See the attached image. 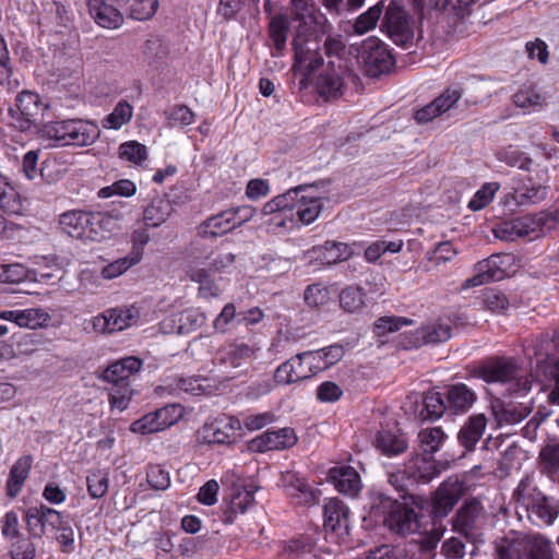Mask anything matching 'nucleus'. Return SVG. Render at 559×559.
<instances>
[{"mask_svg":"<svg viewBox=\"0 0 559 559\" xmlns=\"http://www.w3.org/2000/svg\"><path fill=\"white\" fill-rule=\"evenodd\" d=\"M515 510L534 523L550 526L559 516V500L546 495L533 474H526L513 490Z\"/></svg>","mask_w":559,"mask_h":559,"instance_id":"f257e3e1","label":"nucleus"},{"mask_svg":"<svg viewBox=\"0 0 559 559\" xmlns=\"http://www.w3.org/2000/svg\"><path fill=\"white\" fill-rule=\"evenodd\" d=\"M495 559H558L552 542L540 533L511 531L495 543Z\"/></svg>","mask_w":559,"mask_h":559,"instance_id":"f03ea898","label":"nucleus"},{"mask_svg":"<svg viewBox=\"0 0 559 559\" xmlns=\"http://www.w3.org/2000/svg\"><path fill=\"white\" fill-rule=\"evenodd\" d=\"M59 225L63 233L84 241H102L116 229V219L103 213L68 211L60 215Z\"/></svg>","mask_w":559,"mask_h":559,"instance_id":"7ed1b4c3","label":"nucleus"},{"mask_svg":"<svg viewBox=\"0 0 559 559\" xmlns=\"http://www.w3.org/2000/svg\"><path fill=\"white\" fill-rule=\"evenodd\" d=\"M41 136L51 140L58 146H87L100 135L96 123L83 119L50 121L40 129Z\"/></svg>","mask_w":559,"mask_h":559,"instance_id":"20e7f679","label":"nucleus"},{"mask_svg":"<svg viewBox=\"0 0 559 559\" xmlns=\"http://www.w3.org/2000/svg\"><path fill=\"white\" fill-rule=\"evenodd\" d=\"M236 261V254L231 252H217L216 255L205 263L201 260H193L187 275L193 283L198 284V296L203 299L219 297L222 289L213 278L212 273L226 272Z\"/></svg>","mask_w":559,"mask_h":559,"instance_id":"39448f33","label":"nucleus"},{"mask_svg":"<svg viewBox=\"0 0 559 559\" xmlns=\"http://www.w3.org/2000/svg\"><path fill=\"white\" fill-rule=\"evenodd\" d=\"M485 510L478 498L467 499L452 519L453 530L473 544L471 556H476L477 544L483 542L479 530L485 523Z\"/></svg>","mask_w":559,"mask_h":559,"instance_id":"423d86ee","label":"nucleus"},{"mask_svg":"<svg viewBox=\"0 0 559 559\" xmlns=\"http://www.w3.org/2000/svg\"><path fill=\"white\" fill-rule=\"evenodd\" d=\"M358 60L366 74L373 78L388 72L394 63L392 55L377 37L362 41L358 49Z\"/></svg>","mask_w":559,"mask_h":559,"instance_id":"0eeeda50","label":"nucleus"},{"mask_svg":"<svg viewBox=\"0 0 559 559\" xmlns=\"http://www.w3.org/2000/svg\"><path fill=\"white\" fill-rule=\"evenodd\" d=\"M381 27L396 45L406 46L414 36L409 15L393 1L386 7Z\"/></svg>","mask_w":559,"mask_h":559,"instance_id":"6e6552de","label":"nucleus"},{"mask_svg":"<svg viewBox=\"0 0 559 559\" xmlns=\"http://www.w3.org/2000/svg\"><path fill=\"white\" fill-rule=\"evenodd\" d=\"M183 415L179 404H170L144 415L130 426L132 432L148 435L164 430L176 424Z\"/></svg>","mask_w":559,"mask_h":559,"instance_id":"1a4fd4ad","label":"nucleus"},{"mask_svg":"<svg viewBox=\"0 0 559 559\" xmlns=\"http://www.w3.org/2000/svg\"><path fill=\"white\" fill-rule=\"evenodd\" d=\"M24 521L31 539H40L47 527L52 531L60 527L62 513L46 504H39L24 510Z\"/></svg>","mask_w":559,"mask_h":559,"instance_id":"9d476101","label":"nucleus"},{"mask_svg":"<svg viewBox=\"0 0 559 559\" xmlns=\"http://www.w3.org/2000/svg\"><path fill=\"white\" fill-rule=\"evenodd\" d=\"M295 191V198H292L289 202V219H293L294 212L299 221L309 225L313 223L320 215L323 204L321 198L312 192V187H296L290 189Z\"/></svg>","mask_w":559,"mask_h":559,"instance_id":"9b49d317","label":"nucleus"},{"mask_svg":"<svg viewBox=\"0 0 559 559\" xmlns=\"http://www.w3.org/2000/svg\"><path fill=\"white\" fill-rule=\"evenodd\" d=\"M140 317L135 307L114 308L93 319V329L102 334H110L134 325Z\"/></svg>","mask_w":559,"mask_h":559,"instance_id":"f8f14e48","label":"nucleus"},{"mask_svg":"<svg viewBox=\"0 0 559 559\" xmlns=\"http://www.w3.org/2000/svg\"><path fill=\"white\" fill-rule=\"evenodd\" d=\"M240 423L234 417H217L206 421L197 432L200 443L224 444L231 441Z\"/></svg>","mask_w":559,"mask_h":559,"instance_id":"ddd939ff","label":"nucleus"},{"mask_svg":"<svg viewBox=\"0 0 559 559\" xmlns=\"http://www.w3.org/2000/svg\"><path fill=\"white\" fill-rule=\"evenodd\" d=\"M390 511L384 522L386 526L400 535H408L418 531L419 522L414 509L408 508L396 500L385 499Z\"/></svg>","mask_w":559,"mask_h":559,"instance_id":"4468645a","label":"nucleus"},{"mask_svg":"<svg viewBox=\"0 0 559 559\" xmlns=\"http://www.w3.org/2000/svg\"><path fill=\"white\" fill-rule=\"evenodd\" d=\"M293 46L295 67L299 70L311 72L322 64L323 59L319 52L320 46L317 39L306 37L302 31H297Z\"/></svg>","mask_w":559,"mask_h":559,"instance_id":"2eb2a0df","label":"nucleus"},{"mask_svg":"<svg viewBox=\"0 0 559 559\" xmlns=\"http://www.w3.org/2000/svg\"><path fill=\"white\" fill-rule=\"evenodd\" d=\"M316 372L310 368L306 353H299L280 365L274 373V381L277 384L288 385L295 382L310 379Z\"/></svg>","mask_w":559,"mask_h":559,"instance_id":"dca6fc26","label":"nucleus"},{"mask_svg":"<svg viewBox=\"0 0 559 559\" xmlns=\"http://www.w3.org/2000/svg\"><path fill=\"white\" fill-rule=\"evenodd\" d=\"M465 486L457 477H449L436 490L433 512L437 516H447L464 496Z\"/></svg>","mask_w":559,"mask_h":559,"instance_id":"f3484780","label":"nucleus"},{"mask_svg":"<svg viewBox=\"0 0 559 559\" xmlns=\"http://www.w3.org/2000/svg\"><path fill=\"white\" fill-rule=\"evenodd\" d=\"M506 259H508V255L492 254L488 259L478 262L475 266L476 274L467 278L463 287H477L489 282L501 281L507 274L503 267Z\"/></svg>","mask_w":559,"mask_h":559,"instance_id":"a211bd4d","label":"nucleus"},{"mask_svg":"<svg viewBox=\"0 0 559 559\" xmlns=\"http://www.w3.org/2000/svg\"><path fill=\"white\" fill-rule=\"evenodd\" d=\"M297 442V436L292 428L267 430L249 442V449L254 452L276 451L292 448Z\"/></svg>","mask_w":559,"mask_h":559,"instance_id":"6ab92c4d","label":"nucleus"},{"mask_svg":"<svg viewBox=\"0 0 559 559\" xmlns=\"http://www.w3.org/2000/svg\"><path fill=\"white\" fill-rule=\"evenodd\" d=\"M142 360L134 356L124 357L109 365L103 372V380L114 386L130 385L129 379L142 368Z\"/></svg>","mask_w":559,"mask_h":559,"instance_id":"aec40b11","label":"nucleus"},{"mask_svg":"<svg viewBox=\"0 0 559 559\" xmlns=\"http://www.w3.org/2000/svg\"><path fill=\"white\" fill-rule=\"evenodd\" d=\"M536 465L539 473L552 478L559 475V438L548 437L537 453Z\"/></svg>","mask_w":559,"mask_h":559,"instance_id":"412c9836","label":"nucleus"},{"mask_svg":"<svg viewBox=\"0 0 559 559\" xmlns=\"http://www.w3.org/2000/svg\"><path fill=\"white\" fill-rule=\"evenodd\" d=\"M452 328L440 321L427 323L411 334L409 346L419 347L427 344H438L451 337Z\"/></svg>","mask_w":559,"mask_h":559,"instance_id":"4be33fe9","label":"nucleus"},{"mask_svg":"<svg viewBox=\"0 0 559 559\" xmlns=\"http://www.w3.org/2000/svg\"><path fill=\"white\" fill-rule=\"evenodd\" d=\"M516 373V365L513 359L495 357L488 359L479 369V376L486 382H507Z\"/></svg>","mask_w":559,"mask_h":559,"instance_id":"5701e85b","label":"nucleus"},{"mask_svg":"<svg viewBox=\"0 0 559 559\" xmlns=\"http://www.w3.org/2000/svg\"><path fill=\"white\" fill-rule=\"evenodd\" d=\"M88 11L100 27L115 29L122 25V13L108 0H87Z\"/></svg>","mask_w":559,"mask_h":559,"instance_id":"b1692460","label":"nucleus"},{"mask_svg":"<svg viewBox=\"0 0 559 559\" xmlns=\"http://www.w3.org/2000/svg\"><path fill=\"white\" fill-rule=\"evenodd\" d=\"M403 473L416 483H428L440 474V468L433 460L416 454L404 464Z\"/></svg>","mask_w":559,"mask_h":559,"instance_id":"393cba45","label":"nucleus"},{"mask_svg":"<svg viewBox=\"0 0 559 559\" xmlns=\"http://www.w3.org/2000/svg\"><path fill=\"white\" fill-rule=\"evenodd\" d=\"M448 412L465 414L477 401L476 392L465 383H455L448 388L445 394Z\"/></svg>","mask_w":559,"mask_h":559,"instance_id":"a878e982","label":"nucleus"},{"mask_svg":"<svg viewBox=\"0 0 559 559\" xmlns=\"http://www.w3.org/2000/svg\"><path fill=\"white\" fill-rule=\"evenodd\" d=\"M258 349L255 345L233 342L219 350V360L226 366L239 368L254 357Z\"/></svg>","mask_w":559,"mask_h":559,"instance_id":"bb28decb","label":"nucleus"},{"mask_svg":"<svg viewBox=\"0 0 559 559\" xmlns=\"http://www.w3.org/2000/svg\"><path fill=\"white\" fill-rule=\"evenodd\" d=\"M329 478L336 490L344 495L356 496L360 490V477L352 466H336L330 469Z\"/></svg>","mask_w":559,"mask_h":559,"instance_id":"cd10ccee","label":"nucleus"},{"mask_svg":"<svg viewBox=\"0 0 559 559\" xmlns=\"http://www.w3.org/2000/svg\"><path fill=\"white\" fill-rule=\"evenodd\" d=\"M487 427V418L484 414H475L465 421L457 433L461 445L471 451L480 440Z\"/></svg>","mask_w":559,"mask_h":559,"instance_id":"c85d7f7f","label":"nucleus"},{"mask_svg":"<svg viewBox=\"0 0 559 559\" xmlns=\"http://www.w3.org/2000/svg\"><path fill=\"white\" fill-rule=\"evenodd\" d=\"M305 353L309 359L310 368L317 374L338 362L344 357L345 350L342 345L333 344L318 350H307Z\"/></svg>","mask_w":559,"mask_h":559,"instance_id":"c756f323","label":"nucleus"},{"mask_svg":"<svg viewBox=\"0 0 559 559\" xmlns=\"http://www.w3.org/2000/svg\"><path fill=\"white\" fill-rule=\"evenodd\" d=\"M324 528L342 532L348 528V509L343 501L332 498L324 506Z\"/></svg>","mask_w":559,"mask_h":559,"instance_id":"7c9ffc66","label":"nucleus"},{"mask_svg":"<svg viewBox=\"0 0 559 559\" xmlns=\"http://www.w3.org/2000/svg\"><path fill=\"white\" fill-rule=\"evenodd\" d=\"M171 321L176 326H170L169 332L188 334L204 325L207 321V317L201 310L190 308L175 314Z\"/></svg>","mask_w":559,"mask_h":559,"instance_id":"2f4dec72","label":"nucleus"},{"mask_svg":"<svg viewBox=\"0 0 559 559\" xmlns=\"http://www.w3.org/2000/svg\"><path fill=\"white\" fill-rule=\"evenodd\" d=\"M40 97L38 94L29 91L21 92L16 97L17 111L22 116L21 129H27L40 111Z\"/></svg>","mask_w":559,"mask_h":559,"instance_id":"473e14b6","label":"nucleus"},{"mask_svg":"<svg viewBox=\"0 0 559 559\" xmlns=\"http://www.w3.org/2000/svg\"><path fill=\"white\" fill-rule=\"evenodd\" d=\"M316 87L318 93L326 100L336 99L343 94L344 83L336 71L326 69L318 75Z\"/></svg>","mask_w":559,"mask_h":559,"instance_id":"72a5a7b5","label":"nucleus"},{"mask_svg":"<svg viewBox=\"0 0 559 559\" xmlns=\"http://www.w3.org/2000/svg\"><path fill=\"white\" fill-rule=\"evenodd\" d=\"M233 214L224 211L217 215L211 216L199 226V235L202 237L215 238L236 228L231 219Z\"/></svg>","mask_w":559,"mask_h":559,"instance_id":"f704fd0d","label":"nucleus"},{"mask_svg":"<svg viewBox=\"0 0 559 559\" xmlns=\"http://www.w3.org/2000/svg\"><path fill=\"white\" fill-rule=\"evenodd\" d=\"M33 459L31 455L20 457L11 467L7 481L8 496L15 498L22 489V486L28 477Z\"/></svg>","mask_w":559,"mask_h":559,"instance_id":"c9c22d12","label":"nucleus"},{"mask_svg":"<svg viewBox=\"0 0 559 559\" xmlns=\"http://www.w3.org/2000/svg\"><path fill=\"white\" fill-rule=\"evenodd\" d=\"M173 212L171 202L165 197H156L144 209L143 219L150 227L160 226Z\"/></svg>","mask_w":559,"mask_h":559,"instance_id":"e433bc0d","label":"nucleus"},{"mask_svg":"<svg viewBox=\"0 0 559 559\" xmlns=\"http://www.w3.org/2000/svg\"><path fill=\"white\" fill-rule=\"evenodd\" d=\"M498 426L515 425L525 419L532 407L523 404L497 405L492 408Z\"/></svg>","mask_w":559,"mask_h":559,"instance_id":"4c0bfd02","label":"nucleus"},{"mask_svg":"<svg viewBox=\"0 0 559 559\" xmlns=\"http://www.w3.org/2000/svg\"><path fill=\"white\" fill-rule=\"evenodd\" d=\"M296 192L288 190L286 193L280 194L265 203L262 207L263 215L275 214L274 224L278 227L285 226V219L289 218V202L295 198Z\"/></svg>","mask_w":559,"mask_h":559,"instance_id":"58836bf2","label":"nucleus"},{"mask_svg":"<svg viewBox=\"0 0 559 559\" xmlns=\"http://www.w3.org/2000/svg\"><path fill=\"white\" fill-rule=\"evenodd\" d=\"M377 448L385 455H397L406 451L408 447L407 439L403 433L392 432L390 430L380 431L376 438Z\"/></svg>","mask_w":559,"mask_h":559,"instance_id":"ea45409f","label":"nucleus"},{"mask_svg":"<svg viewBox=\"0 0 559 559\" xmlns=\"http://www.w3.org/2000/svg\"><path fill=\"white\" fill-rule=\"evenodd\" d=\"M547 195V188L542 185H522L513 189L511 198L516 205L531 206L535 205Z\"/></svg>","mask_w":559,"mask_h":559,"instance_id":"a19ab883","label":"nucleus"},{"mask_svg":"<svg viewBox=\"0 0 559 559\" xmlns=\"http://www.w3.org/2000/svg\"><path fill=\"white\" fill-rule=\"evenodd\" d=\"M323 264L332 265L349 258L350 249L344 242L325 241L323 246L313 248Z\"/></svg>","mask_w":559,"mask_h":559,"instance_id":"79ce46f5","label":"nucleus"},{"mask_svg":"<svg viewBox=\"0 0 559 559\" xmlns=\"http://www.w3.org/2000/svg\"><path fill=\"white\" fill-rule=\"evenodd\" d=\"M253 493L245 487H236L231 493L228 511L226 513L225 522L233 523L234 516L245 513L247 509L253 506Z\"/></svg>","mask_w":559,"mask_h":559,"instance_id":"37998d69","label":"nucleus"},{"mask_svg":"<svg viewBox=\"0 0 559 559\" xmlns=\"http://www.w3.org/2000/svg\"><path fill=\"white\" fill-rule=\"evenodd\" d=\"M288 29V19L285 14L276 13L270 17L269 37L278 52L286 47Z\"/></svg>","mask_w":559,"mask_h":559,"instance_id":"c03bdc74","label":"nucleus"},{"mask_svg":"<svg viewBox=\"0 0 559 559\" xmlns=\"http://www.w3.org/2000/svg\"><path fill=\"white\" fill-rule=\"evenodd\" d=\"M0 209L11 215L21 214L23 210L20 195L2 177H0Z\"/></svg>","mask_w":559,"mask_h":559,"instance_id":"a18cd8bd","label":"nucleus"},{"mask_svg":"<svg viewBox=\"0 0 559 559\" xmlns=\"http://www.w3.org/2000/svg\"><path fill=\"white\" fill-rule=\"evenodd\" d=\"M383 8L384 2L379 1L377 4L370 7L366 12L357 16L353 25L354 33L357 35H364L373 29L383 13Z\"/></svg>","mask_w":559,"mask_h":559,"instance_id":"49530a36","label":"nucleus"},{"mask_svg":"<svg viewBox=\"0 0 559 559\" xmlns=\"http://www.w3.org/2000/svg\"><path fill=\"white\" fill-rule=\"evenodd\" d=\"M50 320V316L41 308H29L17 310L16 325L36 330L45 326Z\"/></svg>","mask_w":559,"mask_h":559,"instance_id":"de8ad7c7","label":"nucleus"},{"mask_svg":"<svg viewBox=\"0 0 559 559\" xmlns=\"http://www.w3.org/2000/svg\"><path fill=\"white\" fill-rule=\"evenodd\" d=\"M132 106L126 100H120L112 111L103 120V127L105 129L118 130L132 119Z\"/></svg>","mask_w":559,"mask_h":559,"instance_id":"09e8293b","label":"nucleus"},{"mask_svg":"<svg viewBox=\"0 0 559 559\" xmlns=\"http://www.w3.org/2000/svg\"><path fill=\"white\" fill-rule=\"evenodd\" d=\"M515 106L523 109H540L546 104V97L533 87L520 88L513 95Z\"/></svg>","mask_w":559,"mask_h":559,"instance_id":"8fccbe9b","label":"nucleus"},{"mask_svg":"<svg viewBox=\"0 0 559 559\" xmlns=\"http://www.w3.org/2000/svg\"><path fill=\"white\" fill-rule=\"evenodd\" d=\"M445 439L447 435L440 427L425 428L418 433L420 448L429 454L437 452Z\"/></svg>","mask_w":559,"mask_h":559,"instance_id":"3c124183","label":"nucleus"},{"mask_svg":"<svg viewBox=\"0 0 559 559\" xmlns=\"http://www.w3.org/2000/svg\"><path fill=\"white\" fill-rule=\"evenodd\" d=\"M0 85L5 86L9 91L19 87L20 82L13 78L9 51L3 38L0 37Z\"/></svg>","mask_w":559,"mask_h":559,"instance_id":"603ef678","label":"nucleus"},{"mask_svg":"<svg viewBox=\"0 0 559 559\" xmlns=\"http://www.w3.org/2000/svg\"><path fill=\"white\" fill-rule=\"evenodd\" d=\"M365 296L361 287H346L340 294V305L347 312H357L365 306Z\"/></svg>","mask_w":559,"mask_h":559,"instance_id":"864d4df0","label":"nucleus"},{"mask_svg":"<svg viewBox=\"0 0 559 559\" xmlns=\"http://www.w3.org/2000/svg\"><path fill=\"white\" fill-rule=\"evenodd\" d=\"M292 10L296 21H299L300 31L308 28L312 23H318L314 16L312 0H292Z\"/></svg>","mask_w":559,"mask_h":559,"instance_id":"5fc2aeb1","label":"nucleus"},{"mask_svg":"<svg viewBox=\"0 0 559 559\" xmlns=\"http://www.w3.org/2000/svg\"><path fill=\"white\" fill-rule=\"evenodd\" d=\"M448 411V403L438 392H428L424 397L423 416L425 419H438Z\"/></svg>","mask_w":559,"mask_h":559,"instance_id":"6e6d98bb","label":"nucleus"},{"mask_svg":"<svg viewBox=\"0 0 559 559\" xmlns=\"http://www.w3.org/2000/svg\"><path fill=\"white\" fill-rule=\"evenodd\" d=\"M158 8L157 0H129V16L136 21L150 20Z\"/></svg>","mask_w":559,"mask_h":559,"instance_id":"4d7b16f0","label":"nucleus"},{"mask_svg":"<svg viewBox=\"0 0 559 559\" xmlns=\"http://www.w3.org/2000/svg\"><path fill=\"white\" fill-rule=\"evenodd\" d=\"M141 259L139 253L120 258L102 270V276L106 280H112L120 276L127 270H129L132 265L136 264Z\"/></svg>","mask_w":559,"mask_h":559,"instance_id":"13d9d810","label":"nucleus"},{"mask_svg":"<svg viewBox=\"0 0 559 559\" xmlns=\"http://www.w3.org/2000/svg\"><path fill=\"white\" fill-rule=\"evenodd\" d=\"M516 221L521 238L534 240L543 235V222L540 217L526 215L518 217Z\"/></svg>","mask_w":559,"mask_h":559,"instance_id":"bf43d9fd","label":"nucleus"},{"mask_svg":"<svg viewBox=\"0 0 559 559\" xmlns=\"http://www.w3.org/2000/svg\"><path fill=\"white\" fill-rule=\"evenodd\" d=\"M165 115L170 128L189 126L195 119L194 112L185 105H176L165 111Z\"/></svg>","mask_w":559,"mask_h":559,"instance_id":"052dcab7","label":"nucleus"},{"mask_svg":"<svg viewBox=\"0 0 559 559\" xmlns=\"http://www.w3.org/2000/svg\"><path fill=\"white\" fill-rule=\"evenodd\" d=\"M239 317L235 304H226L213 321V329L216 333L226 334L236 319Z\"/></svg>","mask_w":559,"mask_h":559,"instance_id":"680f3d73","label":"nucleus"},{"mask_svg":"<svg viewBox=\"0 0 559 559\" xmlns=\"http://www.w3.org/2000/svg\"><path fill=\"white\" fill-rule=\"evenodd\" d=\"M119 156L120 158L130 163L141 164L147 158V150L146 146L141 143L136 141H130L122 143L119 146Z\"/></svg>","mask_w":559,"mask_h":559,"instance_id":"e2e57ef3","label":"nucleus"},{"mask_svg":"<svg viewBox=\"0 0 559 559\" xmlns=\"http://www.w3.org/2000/svg\"><path fill=\"white\" fill-rule=\"evenodd\" d=\"M10 556L12 559H35L36 547L31 537L25 538L24 535L21 537L10 540Z\"/></svg>","mask_w":559,"mask_h":559,"instance_id":"0e129e2a","label":"nucleus"},{"mask_svg":"<svg viewBox=\"0 0 559 559\" xmlns=\"http://www.w3.org/2000/svg\"><path fill=\"white\" fill-rule=\"evenodd\" d=\"M498 158L511 167H518L523 170H528L532 165V159L528 156L512 146L499 151Z\"/></svg>","mask_w":559,"mask_h":559,"instance_id":"69168bd1","label":"nucleus"},{"mask_svg":"<svg viewBox=\"0 0 559 559\" xmlns=\"http://www.w3.org/2000/svg\"><path fill=\"white\" fill-rule=\"evenodd\" d=\"M499 189L497 182H489L484 185L468 202V209L472 211H479L486 207L493 199Z\"/></svg>","mask_w":559,"mask_h":559,"instance_id":"338daca9","label":"nucleus"},{"mask_svg":"<svg viewBox=\"0 0 559 559\" xmlns=\"http://www.w3.org/2000/svg\"><path fill=\"white\" fill-rule=\"evenodd\" d=\"M87 491L94 499L102 498L108 490V476L102 471L92 472L87 478Z\"/></svg>","mask_w":559,"mask_h":559,"instance_id":"774afa93","label":"nucleus"}]
</instances>
